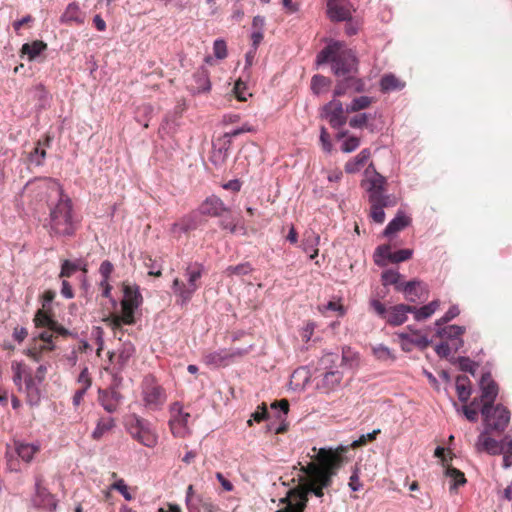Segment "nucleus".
Returning <instances> with one entry per match:
<instances>
[{
  "label": "nucleus",
  "instance_id": "1",
  "mask_svg": "<svg viewBox=\"0 0 512 512\" xmlns=\"http://www.w3.org/2000/svg\"><path fill=\"white\" fill-rule=\"evenodd\" d=\"M322 42L326 43L322 49V64L330 63L333 73L343 78L335 86L334 94L341 96L349 90L363 91V81L355 77L358 72V59L353 51L343 41L322 38Z\"/></svg>",
  "mask_w": 512,
  "mask_h": 512
},
{
  "label": "nucleus",
  "instance_id": "2",
  "mask_svg": "<svg viewBox=\"0 0 512 512\" xmlns=\"http://www.w3.org/2000/svg\"><path fill=\"white\" fill-rule=\"evenodd\" d=\"M313 451L311 461L301 466L298 485L280 500L285 506L276 512H303L309 494L320 497V450Z\"/></svg>",
  "mask_w": 512,
  "mask_h": 512
},
{
  "label": "nucleus",
  "instance_id": "3",
  "mask_svg": "<svg viewBox=\"0 0 512 512\" xmlns=\"http://www.w3.org/2000/svg\"><path fill=\"white\" fill-rule=\"evenodd\" d=\"M52 190L58 196L57 203L50 208V228L56 235L71 236L75 232L72 200L61 185L53 181Z\"/></svg>",
  "mask_w": 512,
  "mask_h": 512
},
{
  "label": "nucleus",
  "instance_id": "4",
  "mask_svg": "<svg viewBox=\"0 0 512 512\" xmlns=\"http://www.w3.org/2000/svg\"><path fill=\"white\" fill-rule=\"evenodd\" d=\"M141 400L149 412L161 410L167 401L165 388L152 374L146 375L141 382Z\"/></svg>",
  "mask_w": 512,
  "mask_h": 512
},
{
  "label": "nucleus",
  "instance_id": "5",
  "mask_svg": "<svg viewBox=\"0 0 512 512\" xmlns=\"http://www.w3.org/2000/svg\"><path fill=\"white\" fill-rule=\"evenodd\" d=\"M480 413L483 418V426L486 432L503 433L511 418V413L503 404L482 405Z\"/></svg>",
  "mask_w": 512,
  "mask_h": 512
},
{
  "label": "nucleus",
  "instance_id": "6",
  "mask_svg": "<svg viewBox=\"0 0 512 512\" xmlns=\"http://www.w3.org/2000/svg\"><path fill=\"white\" fill-rule=\"evenodd\" d=\"M126 429L134 440L148 448H154L158 443V434L147 419L132 415Z\"/></svg>",
  "mask_w": 512,
  "mask_h": 512
},
{
  "label": "nucleus",
  "instance_id": "7",
  "mask_svg": "<svg viewBox=\"0 0 512 512\" xmlns=\"http://www.w3.org/2000/svg\"><path fill=\"white\" fill-rule=\"evenodd\" d=\"M347 447L340 445L333 449L322 447V490L331 485L332 477L335 476L344 462L343 453Z\"/></svg>",
  "mask_w": 512,
  "mask_h": 512
},
{
  "label": "nucleus",
  "instance_id": "8",
  "mask_svg": "<svg viewBox=\"0 0 512 512\" xmlns=\"http://www.w3.org/2000/svg\"><path fill=\"white\" fill-rule=\"evenodd\" d=\"M123 299L121 300V311L124 312V322L135 324V311L142 305L143 297L139 286L136 284H123Z\"/></svg>",
  "mask_w": 512,
  "mask_h": 512
},
{
  "label": "nucleus",
  "instance_id": "9",
  "mask_svg": "<svg viewBox=\"0 0 512 512\" xmlns=\"http://www.w3.org/2000/svg\"><path fill=\"white\" fill-rule=\"evenodd\" d=\"M249 353V349H219L217 351L206 352L203 355V362L207 366L215 368L224 367Z\"/></svg>",
  "mask_w": 512,
  "mask_h": 512
},
{
  "label": "nucleus",
  "instance_id": "10",
  "mask_svg": "<svg viewBox=\"0 0 512 512\" xmlns=\"http://www.w3.org/2000/svg\"><path fill=\"white\" fill-rule=\"evenodd\" d=\"M338 360V354L328 353L322 356V366L326 370L322 378V390L325 389V393L335 390L342 380V373L337 369H333Z\"/></svg>",
  "mask_w": 512,
  "mask_h": 512
},
{
  "label": "nucleus",
  "instance_id": "11",
  "mask_svg": "<svg viewBox=\"0 0 512 512\" xmlns=\"http://www.w3.org/2000/svg\"><path fill=\"white\" fill-rule=\"evenodd\" d=\"M354 12L350 0H326V16L333 23L350 20Z\"/></svg>",
  "mask_w": 512,
  "mask_h": 512
},
{
  "label": "nucleus",
  "instance_id": "12",
  "mask_svg": "<svg viewBox=\"0 0 512 512\" xmlns=\"http://www.w3.org/2000/svg\"><path fill=\"white\" fill-rule=\"evenodd\" d=\"M43 477L38 475L35 477V493L32 502L36 507L45 509L49 512H55L57 508V499L43 485Z\"/></svg>",
  "mask_w": 512,
  "mask_h": 512
},
{
  "label": "nucleus",
  "instance_id": "13",
  "mask_svg": "<svg viewBox=\"0 0 512 512\" xmlns=\"http://www.w3.org/2000/svg\"><path fill=\"white\" fill-rule=\"evenodd\" d=\"M496 432H486L485 429L479 434L475 448L477 452H486L489 455H500L504 452V440H496L491 435Z\"/></svg>",
  "mask_w": 512,
  "mask_h": 512
},
{
  "label": "nucleus",
  "instance_id": "14",
  "mask_svg": "<svg viewBox=\"0 0 512 512\" xmlns=\"http://www.w3.org/2000/svg\"><path fill=\"white\" fill-rule=\"evenodd\" d=\"M171 412L173 416L169 421L171 432L174 436L183 438L188 432L187 423L190 418L188 412L182 410V406L179 403H174L171 406Z\"/></svg>",
  "mask_w": 512,
  "mask_h": 512
},
{
  "label": "nucleus",
  "instance_id": "15",
  "mask_svg": "<svg viewBox=\"0 0 512 512\" xmlns=\"http://www.w3.org/2000/svg\"><path fill=\"white\" fill-rule=\"evenodd\" d=\"M479 386L481 390L480 400L482 401V405H493L498 396V385L492 379L490 372L482 374Z\"/></svg>",
  "mask_w": 512,
  "mask_h": 512
},
{
  "label": "nucleus",
  "instance_id": "16",
  "mask_svg": "<svg viewBox=\"0 0 512 512\" xmlns=\"http://www.w3.org/2000/svg\"><path fill=\"white\" fill-rule=\"evenodd\" d=\"M397 291L404 293L405 298L410 302H416L428 294L426 284L417 279L403 282L401 286H397Z\"/></svg>",
  "mask_w": 512,
  "mask_h": 512
},
{
  "label": "nucleus",
  "instance_id": "17",
  "mask_svg": "<svg viewBox=\"0 0 512 512\" xmlns=\"http://www.w3.org/2000/svg\"><path fill=\"white\" fill-rule=\"evenodd\" d=\"M325 117L332 127L339 128L346 123V116L340 101H331L322 108V118Z\"/></svg>",
  "mask_w": 512,
  "mask_h": 512
},
{
  "label": "nucleus",
  "instance_id": "18",
  "mask_svg": "<svg viewBox=\"0 0 512 512\" xmlns=\"http://www.w3.org/2000/svg\"><path fill=\"white\" fill-rule=\"evenodd\" d=\"M199 212L204 216L221 217L225 212H230V209L219 197L211 195L201 203Z\"/></svg>",
  "mask_w": 512,
  "mask_h": 512
},
{
  "label": "nucleus",
  "instance_id": "19",
  "mask_svg": "<svg viewBox=\"0 0 512 512\" xmlns=\"http://www.w3.org/2000/svg\"><path fill=\"white\" fill-rule=\"evenodd\" d=\"M121 400V393L113 387L98 390V401L100 405L104 408V410L107 411L108 413L116 412L118 410Z\"/></svg>",
  "mask_w": 512,
  "mask_h": 512
},
{
  "label": "nucleus",
  "instance_id": "20",
  "mask_svg": "<svg viewBox=\"0 0 512 512\" xmlns=\"http://www.w3.org/2000/svg\"><path fill=\"white\" fill-rule=\"evenodd\" d=\"M85 21L86 13L76 2L69 3L60 16V23L68 26H81L84 25Z\"/></svg>",
  "mask_w": 512,
  "mask_h": 512
},
{
  "label": "nucleus",
  "instance_id": "21",
  "mask_svg": "<svg viewBox=\"0 0 512 512\" xmlns=\"http://www.w3.org/2000/svg\"><path fill=\"white\" fill-rule=\"evenodd\" d=\"M411 305L397 304L392 306L387 314L386 322L392 326H399L407 320V313H411Z\"/></svg>",
  "mask_w": 512,
  "mask_h": 512
},
{
  "label": "nucleus",
  "instance_id": "22",
  "mask_svg": "<svg viewBox=\"0 0 512 512\" xmlns=\"http://www.w3.org/2000/svg\"><path fill=\"white\" fill-rule=\"evenodd\" d=\"M173 293L177 297V303L186 305L193 297L196 292L190 285L181 281L179 278H175L172 284Z\"/></svg>",
  "mask_w": 512,
  "mask_h": 512
},
{
  "label": "nucleus",
  "instance_id": "23",
  "mask_svg": "<svg viewBox=\"0 0 512 512\" xmlns=\"http://www.w3.org/2000/svg\"><path fill=\"white\" fill-rule=\"evenodd\" d=\"M55 349L54 344H42L38 339H33L29 347L25 350V354L35 362L42 360L43 355Z\"/></svg>",
  "mask_w": 512,
  "mask_h": 512
},
{
  "label": "nucleus",
  "instance_id": "24",
  "mask_svg": "<svg viewBox=\"0 0 512 512\" xmlns=\"http://www.w3.org/2000/svg\"><path fill=\"white\" fill-rule=\"evenodd\" d=\"M40 384L31 374H27L24 380V391L27 401L31 405H36L40 401Z\"/></svg>",
  "mask_w": 512,
  "mask_h": 512
},
{
  "label": "nucleus",
  "instance_id": "25",
  "mask_svg": "<svg viewBox=\"0 0 512 512\" xmlns=\"http://www.w3.org/2000/svg\"><path fill=\"white\" fill-rule=\"evenodd\" d=\"M410 224V218L407 217L402 211H399L396 216L388 223L383 231V236L390 237L406 228Z\"/></svg>",
  "mask_w": 512,
  "mask_h": 512
},
{
  "label": "nucleus",
  "instance_id": "26",
  "mask_svg": "<svg viewBox=\"0 0 512 512\" xmlns=\"http://www.w3.org/2000/svg\"><path fill=\"white\" fill-rule=\"evenodd\" d=\"M194 84L190 85L193 93L208 92L211 88V83L207 70L201 69L193 75Z\"/></svg>",
  "mask_w": 512,
  "mask_h": 512
},
{
  "label": "nucleus",
  "instance_id": "27",
  "mask_svg": "<svg viewBox=\"0 0 512 512\" xmlns=\"http://www.w3.org/2000/svg\"><path fill=\"white\" fill-rule=\"evenodd\" d=\"M408 328L412 332V335L400 333L398 336L401 341H407L409 344L418 347L420 350L426 349L431 344L432 341L426 336L420 335L419 331L413 330L410 326Z\"/></svg>",
  "mask_w": 512,
  "mask_h": 512
},
{
  "label": "nucleus",
  "instance_id": "28",
  "mask_svg": "<svg viewBox=\"0 0 512 512\" xmlns=\"http://www.w3.org/2000/svg\"><path fill=\"white\" fill-rule=\"evenodd\" d=\"M455 386L459 401L467 402L472 393L470 379L466 375H458Z\"/></svg>",
  "mask_w": 512,
  "mask_h": 512
},
{
  "label": "nucleus",
  "instance_id": "29",
  "mask_svg": "<svg viewBox=\"0 0 512 512\" xmlns=\"http://www.w3.org/2000/svg\"><path fill=\"white\" fill-rule=\"evenodd\" d=\"M115 427V420L112 417L100 418L97 421L96 427L91 434V438L95 441H99L102 437L110 432Z\"/></svg>",
  "mask_w": 512,
  "mask_h": 512
},
{
  "label": "nucleus",
  "instance_id": "30",
  "mask_svg": "<svg viewBox=\"0 0 512 512\" xmlns=\"http://www.w3.org/2000/svg\"><path fill=\"white\" fill-rule=\"evenodd\" d=\"M439 306L440 301L433 300L420 308H417L416 306H411V313L414 314L415 320L423 321L432 316L435 313V311L439 308Z\"/></svg>",
  "mask_w": 512,
  "mask_h": 512
},
{
  "label": "nucleus",
  "instance_id": "31",
  "mask_svg": "<svg viewBox=\"0 0 512 512\" xmlns=\"http://www.w3.org/2000/svg\"><path fill=\"white\" fill-rule=\"evenodd\" d=\"M42 145L49 146L50 145V137L47 136L44 143L40 140L36 143L34 149L28 155V162L30 164L40 166L43 164L46 158V150L42 147Z\"/></svg>",
  "mask_w": 512,
  "mask_h": 512
},
{
  "label": "nucleus",
  "instance_id": "32",
  "mask_svg": "<svg viewBox=\"0 0 512 512\" xmlns=\"http://www.w3.org/2000/svg\"><path fill=\"white\" fill-rule=\"evenodd\" d=\"M15 450L17 455L25 462L29 463L34 455L39 452L40 446L24 442H15Z\"/></svg>",
  "mask_w": 512,
  "mask_h": 512
},
{
  "label": "nucleus",
  "instance_id": "33",
  "mask_svg": "<svg viewBox=\"0 0 512 512\" xmlns=\"http://www.w3.org/2000/svg\"><path fill=\"white\" fill-rule=\"evenodd\" d=\"M203 274V266L198 263L191 264L187 266L185 270V277L187 278V284L195 289L196 291L200 287L198 281L200 280Z\"/></svg>",
  "mask_w": 512,
  "mask_h": 512
},
{
  "label": "nucleus",
  "instance_id": "34",
  "mask_svg": "<svg viewBox=\"0 0 512 512\" xmlns=\"http://www.w3.org/2000/svg\"><path fill=\"white\" fill-rule=\"evenodd\" d=\"M370 157V150L363 149L357 156L345 164V171L349 174L358 172Z\"/></svg>",
  "mask_w": 512,
  "mask_h": 512
},
{
  "label": "nucleus",
  "instance_id": "35",
  "mask_svg": "<svg viewBox=\"0 0 512 512\" xmlns=\"http://www.w3.org/2000/svg\"><path fill=\"white\" fill-rule=\"evenodd\" d=\"M367 192L369 194V201L372 200V196H379L383 194L385 190L386 178L379 173H375L374 177L368 181Z\"/></svg>",
  "mask_w": 512,
  "mask_h": 512
},
{
  "label": "nucleus",
  "instance_id": "36",
  "mask_svg": "<svg viewBox=\"0 0 512 512\" xmlns=\"http://www.w3.org/2000/svg\"><path fill=\"white\" fill-rule=\"evenodd\" d=\"M466 331L464 326L459 325H448L442 328H438L436 331V336L439 338H447L450 340H454L462 336Z\"/></svg>",
  "mask_w": 512,
  "mask_h": 512
},
{
  "label": "nucleus",
  "instance_id": "37",
  "mask_svg": "<svg viewBox=\"0 0 512 512\" xmlns=\"http://www.w3.org/2000/svg\"><path fill=\"white\" fill-rule=\"evenodd\" d=\"M46 49L47 44L45 42L36 40L32 43H25L22 46L21 51L23 54L28 55L29 60H33Z\"/></svg>",
  "mask_w": 512,
  "mask_h": 512
},
{
  "label": "nucleus",
  "instance_id": "38",
  "mask_svg": "<svg viewBox=\"0 0 512 512\" xmlns=\"http://www.w3.org/2000/svg\"><path fill=\"white\" fill-rule=\"evenodd\" d=\"M405 84L401 82L395 75L386 74L380 80V88L382 92H390L401 90Z\"/></svg>",
  "mask_w": 512,
  "mask_h": 512
},
{
  "label": "nucleus",
  "instance_id": "39",
  "mask_svg": "<svg viewBox=\"0 0 512 512\" xmlns=\"http://www.w3.org/2000/svg\"><path fill=\"white\" fill-rule=\"evenodd\" d=\"M449 361L452 364H458L459 369L463 372L470 373L472 376H475L476 369L478 367V364L474 361H472L469 357L465 356H459V357H451Z\"/></svg>",
  "mask_w": 512,
  "mask_h": 512
},
{
  "label": "nucleus",
  "instance_id": "40",
  "mask_svg": "<svg viewBox=\"0 0 512 512\" xmlns=\"http://www.w3.org/2000/svg\"><path fill=\"white\" fill-rule=\"evenodd\" d=\"M445 475L446 477H449L453 480V483L450 486V490L457 489L458 486H462L466 483L464 473L455 467L449 465L446 466Z\"/></svg>",
  "mask_w": 512,
  "mask_h": 512
},
{
  "label": "nucleus",
  "instance_id": "41",
  "mask_svg": "<svg viewBox=\"0 0 512 512\" xmlns=\"http://www.w3.org/2000/svg\"><path fill=\"white\" fill-rule=\"evenodd\" d=\"M33 322L37 328L50 329L55 325V320L45 311V308L37 310Z\"/></svg>",
  "mask_w": 512,
  "mask_h": 512
},
{
  "label": "nucleus",
  "instance_id": "42",
  "mask_svg": "<svg viewBox=\"0 0 512 512\" xmlns=\"http://www.w3.org/2000/svg\"><path fill=\"white\" fill-rule=\"evenodd\" d=\"M201 508L204 512H223L218 504H216L210 497L196 496V508Z\"/></svg>",
  "mask_w": 512,
  "mask_h": 512
},
{
  "label": "nucleus",
  "instance_id": "43",
  "mask_svg": "<svg viewBox=\"0 0 512 512\" xmlns=\"http://www.w3.org/2000/svg\"><path fill=\"white\" fill-rule=\"evenodd\" d=\"M335 313L337 318L343 317L346 313L345 307L340 301H329L322 307V317H327V313Z\"/></svg>",
  "mask_w": 512,
  "mask_h": 512
},
{
  "label": "nucleus",
  "instance_id": "44",
  "mask_svg": "<svg viewBox=\"0 0 512 512\" xmlns=\"http://www.w3.org/2000/svg\"><path fill=\"white\" fill-rule=\"evenodd\" d=\"M253 271V268L251 267V264L248 262L241 263L235 266H228L225 269V274L228 277L232 276H243L251 273Z\"/></svg>",
  "mask_w": 512,
  "mask_h": 512
},
{
  "label": "nucleus",
  "instance_id": "45",
  "mask_svg": "<svg viewBox=\"0 0 512 512\" xmlns=\"http://www.w3.org/2000/svg\"><path fill=\"white\" fill-rule=\"evenodd\" d=\"M391 255H392V252L390 251L389 245H387V244L380 245L375 250L374 262L378 266H384V265H386V263L383 262L382 259H387L389 262H391Z\"/></svg>",
  "mask_w": 512,
  "mask_h": 512
},
{
  "label": "nucleus",
  "instance_id": "46",
  "mask_svg": "<svg viewBox=\"0 0 512 512\" xmlns=\"http://www.w3.org/2000/svg\"><path fill=\"white\" fill-rule=\"evenodd\" d=\"M371 102L372 99L369 96H360L354 98L352 102L349 105H347L346 112L350 113L360 111L362 109L367 108L371 104Z\"/></svg>",
  "mask_w": 512,
  "mask_h": 512
},
{
  "label": "nucleus",
  "instance_id": "47",
  "mask_svg": "<svg viewBox=\"0 0 512 512\" xmlns=\"http://www.w3.org/2000/svg\"><path fill=\"white\" fill-rule=\"evenodd\" d=\"M382 284L384 286L394 285L397 291V286H401L403 282H400L401 274L394 270H386L382 273Z\"/></svg>",
  "mask_w": 512,
  "mask_h": 512
},
{
  "label": "nucleus",
  "instance_id": "48",
  "mask_svg": "<svg viewBox=\"0 0 512 512\" xmlns=\"http://www.w3.org/2000/svg\"><path fill=\"white\" fill-rule=\"evenodd\" d=\"M192 221L190 217H184L179 222H176L171 227V234L176 237H180L182 233L188 232L192 229Z\"/></svg>",
  "mask_w": 512,
  "mask_h": 512
},
{
  "label": "nucleus",
  "instance_id": "49",
  "mask_svg": "<svg viewBox=\"0 0 512 512\" xmlns=\"http://www.w3.org/2000/svg\"><path fill=\"white\" fill-rule=\"evenodd\" d=\"M308 382V371L304 368L297 369L291 376V384L295 388H304Z\"/></svg>",
  "mask_w": 512,
  "mask_h": 512
},
{
  "label": "nucleus",
  "instance_id": "50",
  "mask_svg": "<svg viewBox=\"0 0 512 512\" xmlns=\"http://www.w3.org/2000/svg\"><path fill=\"white\" fill-rule=\"evenodd\" d=\"M12 370L14 372V383L19 386L20 390H22V380H25V376L30 373L27 372L25 365H23L22 363H13Z\"/></svg>",
  "mask_w": 512,
  "mask_h": 512
},
{
  "label": "nucleus",
  "instance_id": "51",
  "mask_svg": "<svg viewBox=\"0 0 512 512\" xmlns=\"http://www.w3.org/2000/svg\"><path fill=\"white\" fill-rule=\"evenodd\" d=\"M378 201L379 200L376 198L375 202H370L371 203L370 216L376 223L381 224L385 220V212H384V208L381 207V204Z\"/></svg>",
  "mask_w": 512,
  "mask_h": 512
},
{
  "label": "nucleus",
  "instance_id": "52",
  "mask_svg": "<svg viewBox=\"0 0 512 512\" xmlns=\"http://www.w3.org/2000/svg\"><path fill=\"white\" fill-rule=\"evenodd\" d=\"M267 415V406L265 403H262L260 406H258L257 410L251 414V418L247 421V424L252 426L253 421L260 423L266 419Z\"/></svg>",
  "mask_w": 512,
  "mask_h": 512
},
{
  "label": "nucleus",
  "instance_id": "53",
  "mask_svg": "<svg viewBox=\"0 0 512 512\" xmlns=\"http://www.w3.org/2000/svg\"><path fill=\"white\" fill-rule=\"evenodd\" d=\"M213 52L217 59H225L228 55L227 45L223 39H217L213 44Z\"/></svg>",
  "mask_w": 512,
  "mask_h": 512
},
{
  "label": "nucleus",
  "instance_id": "54",
  "mask_svg": "<svg viewBox=\"0 0 512 512\" xmlns=\"http://www.w3.org/2000/svg\"><path fill=\"white\" fill-rule=\"evenodd\" d=\"M79 269V265L76 263H73L69 260H64L61 265V272L60 277L61 278H69L71 277L77 270Z\"/></svg>",
  "mask_w": 512,
  "mask_h": 512
},
{
  "label": "nucleus",
  "instance_id": "55",
  "mask_svg": "<svg viewBox=\"0 0 512 512\" xmlns=\"http://www.w3.org/2000/svg\"><path fill=\"white\" fill-rule=\"evenodd\" d=\"M373 354L377 359L382 360V361H386L388 359H394V356L392 355L390 349L383 344H380V345L374 347Z\"/></svg>",
  "mask_w": 512,
  "mask_h": 512
},
{
  "label": "nucleus",
  "instance_id": "56",
  "mask_svg": "<svg viewBox=\"0 0 512 512\" xmlns=\"http://www.w3.org/2000/svg\"><path fill=\"white\" fill-rule=\"evenodd\" d=\"M413 251L411 249H400L392 252L391 263H400L409 260L412 257Z\"/></svg>",
  "mask_w": 512,
  "mask_h": 512
},
{
  "label": "nucleus",
  "instance_id": "57",
  "mask_svg": "<svg viewBox=\"0 0 512 512\" xmlns=\"http://www.w3.org/2000/svg\"><path fill=\"white\" fill-rule=\"evenodd\" d=\"M360 145V139L356 136L348 137L341 145V150L350 153L356 150Z\"/></svg>",
  "mask_w": 512,
  "mask_h": 512
},
{
  "label": "nucleus",
  "instance_id": "58",
  "mask_svg": "<svg viewBox=\"0 0 512 512\" xmlns=\"http://www.w3.org/2000/svg\"><path fill=\"white\" fill-rule=\"evenodd\" d=\"M111 489L120 492L123 495V497L128 501H131L133 499V496L128 491V487L123 479H118L117 481H115L111 485Z\"/></svg>",
  "mask_w": 512,
  "mask_h": 512
},
{
  "label": "nucleus",
  "instance_id": "59",
  "mask_svg": "<svg viewBox=\"0 0 512 512\" xmlns=\"http://www.w3.org/2000/svg\"><path fill=\"white\" fill-rule=\"evenodd\" d=\"M124 312H122L120 315L118 314H112L110 317L106 319L107 322H109V325L111 328L116 331L120 330L123 325H129L128 323L124 322Z\"/></svg>",
  "mask_w": 512,
  "mask_h": 512
},
{
  "label": "nucleus",
  "instance_id": "60",
  "mask_svg": "<svg viewBox=\"0 0 512 512\" xmlns=\"http://www.w3.org/2000/svg\"><path fill=\"white\" fill-rule=\"evenodd\" d=\"M370 115L367 113H360L358 115H355L349 120V125L352 128H362L364 125L367 124L368 120L370 119Z\"/></svg>",
  "mask_w": 512,
  "mask_h": 512
},
{
  "label": "nucleus",
  "instance_id": "61",
  "mask_svg": "<svg viewBox=\"0 0 512 512\" xmlns=\"http://www.w3.org/2000/svg\"><path fill=\"white\" fill-rule=\"evenodd\" d=\"M77 381H78L81 389H84L87 391L91 387L92 380L89 375L88 368H84L81 371V373L78 376Z\"/></svg>",
  "mask_w": 512,
  "mask_h": 512
},
{
  "label": "nucleus",
  "instance_id": "62",
  "mask_svg": "<svg viewBox=\"0 0 512 512\" xmlns=\"http://www.w3.org/2000/svg\"><path fill=\"white\" fill-rule=\"evenodd\" d=\"M380 433V429H375L373 430L372 432L370 433H367V434H363L359 437V439L357 440H354L352 442V446L353 447H358V446H361V445H364L366 444L367 441H372L376 438V435Z\"/></svg>",
  "mask_w": 512,
  "mask_h": 512
},
{
  "label": "nucleus",
  "instance_id": "63",
  "mask_svg": "<svg viewBox=\"0 0 512 512\" xmlns=\"http://www.w3.org/2000/svg\"><path fill=\"white\" fill-rule=\"evenodd\" d=\"M435 352L440 358L450 359L451 347L447 342H441L436 345Z\"/></svg>",
  "mask_w": 512,
  "mask_h": 512
},
{
  "label": "nucleus",
  "instance_id": "64",
  "mask_svg": "<svg viewBox=\"0 0 512 512\" xmlns=\"http://www.w3.org/2000/svg\"><path fill=\"white\" fill-rule=\"evenodd\" d=\"M113 269V264L109 260L103 261L99 268V273L102 276V280H109Z\"/></svg>",
  "mask_w": 512,
  "mask_h": 512
}]
</instances>
